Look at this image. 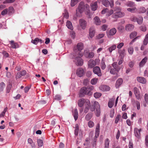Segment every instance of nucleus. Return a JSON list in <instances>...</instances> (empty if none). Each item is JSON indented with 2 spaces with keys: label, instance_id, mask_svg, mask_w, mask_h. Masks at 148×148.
<instances>
[{
  "label": "nucleus",
  "instance_id": "e2e57ef3",
  "mask_svg": "<svg viewBox=\"0 0 148 148\" xmlns=\"http://www.w3.org/2000/svg\"><path fill=\"white\" fill-rule=\"evenodd\" d=\"M134 102L136 105L137 109L138 110H139L140 108V103L139 102L137 101H135Z\"/></svg>",
  "mask_w": 148,
  "mask_h": 148
},
{
  "label": "nucleus",
  "instance_id": "9b49d317",
  "mask_svg": "<svg viewBox=\"0 0 148 148\" xmlns=\"http://www.w3.org/2000/svg\"><path fill=\"white\" fill-rule=\"evenodd\" d=\"M123 82V79L121 78H119L116 81L115 87L116 88H118L122 84Z\"/></svg>",
  "mask_w": 148,
  "mask_h": 148
},
{
  "label": "nucleus",
  "instance_id": "c756f323",
  "mask_svg": "<svg viewBox=\"0 0 148 148\" xmlns=\"http://www.w3.org/2000/svg\"><path fill=\"white\" fill-rule=\"evenodd\" d=\"M110 140L108 138L106 139L104 142V148H109Z\"/></svg>",
  "mask_w": 148,
  "mask_h": 148
},
{
  "label": "nucleus",
  "instance_id": "6ab92c4d",
  "mask_svg": "<svg viewBox=\"0 0 148 148\" xmlns=\"http://www.w3.org/2000/svg\"><path fill=\"white\" fill-rule=\"evenodd\" d=\"M114 15V18H118L123 16L124 15V13L120 11H119L115 13Z\"/></svg>",
  "mask_w": 148,
  "mask_h": 148
},
{
  "label": "nucleus",
  "instance_id": "3c124183",
  "mask_svg": "<svg viewBox=\"0 0 148 148\" xmlns=\"http://www.w3.org/2000/svg\"><path fill=\"white\" fill-rule=\"evenodd\" d=\"M38 145L39 147H41L43 144V141L42 140L39 139L37 140Z\"/></svg>",
  "mask_w": 148,
  "mask_h": 148
},
{
  "label": "nucleus",
  "instance_id": "4468645a",
  "mask_svg": "<svg viewBox=\"0 0 148 148\" xmlns=\"http://www.w3.org/2000/svg\"><path fill=\"white\" fill-rule=\"evenodd\" d=\"M96 65V62L93 60H90L88 62V65L89 67L92 68Z\"/></svg>",
  "mask_w": 148,
  "mask_h": 148
},
{
  "label": "nucleus",
  "instance_id": "4d7b16f0",
  "mask_svg": "<svg viewBox=\"0 0 148 148\" xmlns=\"http://www.w3.org/2000/svg\"><path fill=\"white\" fill-rule=\"evenodd\" d=\"M39 39L37 38H35L34 40H32V42L34 44L36 45L38 42Z\"/></svg>",
  "mask_w": 148,
  "mask_h": 148
},
{
  "label": "nucleus",
  "instance_id": "2eb2a0df",
  "mask_svg": "<svg viewBox=\"0 0 148 148\" xmlns=\"http://www.w3.org/2000/svg\"><path fill=\"white\" fill-rule=\"evenodd\" d=\"M141 131V129L138 130L137 128H136L134 129V132L135 135L137 138H139L140 136V132Z\"/></svg>",
  "mask_w": 148,
  "mask_h": 148
},
{
  "label": "nucleus",
  "instance_id": "338daca9",
  "mask_svg": "<svg viewBox=\"0 0 148 148\" xmlns=\"http://www.w3.org/2000/svg\"><path fill=\"white\" fill-rule=\"evenodd\" d=\"M124 45V43L121 42L117 46V48L118 49H120L122 48Z\"/></svg>",
  "mask_w": 148,
  "mask_h": 148
},
{
  "label": "nucleus",
  "instance_id": "ddd939ff",
  "mask_svg": "<svg viewBox=\"0 0 148 148\" xmlns=\"http://www.w3.org/2000/svg\"><path fill=\"white\" fill-rule=\"evenodd\" d=\"M125 28L127 31H131L133 29L134 26L132 24H128L126 25Z\"/></svg>",
  "mask_w": 148,
  "mask_h": 148
},
{
  "label": "nucleus",
  "instance_id": "c03bdc74",
  "mask_svg": "<svg viewBox=\"0 0 148 148\" xmlns=\"http://www.w3.org/2000/svg\"><path fill=\"white\" fill-rule=\"evenodd\" d=\"M95 102H94V103L93 105H92L90 106V111L92 112H93L95 110L96 108L97 107V106H95Z\"/></svg>",
  "mask_w": 148,
  "mask_h": 148
},
{
  "label": "nucleus",
  "instance_id": "a211bd4d",
  "mask_svg": "<svg viewBox=\"0 0 148 148\" xmlns=\"http://www.w3.org/2000/svg\"><path fill=\"white\" fill-rule=\"evenodd\" d=\"M90 6L91 10L93 11H95L98 7L97 1L92 3Z\"/></svg>",
  "mask_w": 148,
  "mask_h": 148
},
{
  "label": "nucleus",
  "instance_id": "bb28decb",
  "mask_svg": "<svg viewBox=\"0 0 148 148\" xmlns=\"http://www.w3.org/2000/svg\"><path fill=\"white\" fill-rule=\"evenodd\" d=\"M73 115L75 120L76 121L78 118V111L77 109H75L74 110L73 113Z\"/></svg>",
  "mask_w": 148,
  "mask_h": 148
},
{
  "label": "nucleus",
  "instance_id": "f03ea898",
  "mask_svg": "<svg viewBox=\"0 0 148 148\" xmlns=\"http://www.w3.org/2000/svg\"><path fill=\"white\" fill-rule=\"evenodd\" d=\"M83 56V54L79 53V52L77 54L73 53V58L75 59L74 62L77 65L81 66L83 64V61L81 58V57Z\"/></svg>",
  "mask_w": 148,
  "mask_h": 148
},
{
  "label": "nucleus",
  "instance_id": "4c0bfd02",
  "mask_svg": "<svg viewBox=\"0 0 148 148\" xmlns=\"http://www.w3.org/2000/svg\"><path fill=\"white\" fill-rule=\"evenodd\" d=\"M137 32H132L130 35V38L132 39L135 37L137 35Z\"/></svg>",
  "mask_w": 148,
  "mask_h": 148
},
{
  "label": "nucleus",
  "instance_id": "4be33fe9",
  "mask_svg": "<svg viewBox=\"0 0 148 148\" xmlns=\"http://www.w3.org/2000/svg\"><path fill=\"white\" fill-rule=\"evenodd\" d=\"M100 88L103 91H109L110 89L109 86L106 85H102Z\"/></svg>",
  "mask_w": 148,
  "mask_h": 148
},
{
  "label": "nucleus",
  "instance_id": "09e8293b",
  "mask_svg": "<svg viewBox=\"0 0 148 148\" xmlns=\"http://www.w3.org/2000/svg\"><path fill=\"white\" fill-rule=\"evenodd\" d=\"M84 9H85V10L87 12L88 14L89 12V5L87 4H86L85 5H84Z\"/></svg>",
  "mask_w": 148,
  "mask_h": 148
},
{
  "label": "nucleus",
  "instance_id": "0eeeda50",
  "mask_svg": "<svg viewBox=\"0 0 148 148\" xmlns=\"http://www.w3.org/2000/svg\"><path fill=\"white\" fill-rule=\"evenodd\" d=\"M116 32V30L114 28H113L110 30L106 32L108 38H110L111 36L114 35Z\"/></svg>",
  "mask_w": 148,
  "mask_h": 148
},
{
  "label": "nucleus",
  "instance_id": "ea45409f",
  "mask_svg": "<svg viewBox=\"0 0 148 148\" xmlns=\"http://www.w3.org/2000/svg\"><path fill=\"white\" fill-rule=\"evenodd\" d=\"M8 14H10L11 13L14 12V8L12 6H10L8 9Z\"/></svg>",
  "mask_w": 148,
  "mask_h": 148
},
{
  "label": "nucleus",
  "instance_id": "7c9ffc66",
  "mask_svg": "<svg viewBox=\"0 0 148 148\" xmlns=\"http://www.w3.org/2000/svg\"><path fill=\"white\" fill-rule=\"evenodd\" d=\"M92 114L91 113H88L85 116V119L87 121H89L92 117Z\"/></svg>",
  "mask_w": 148,
  "mask_h": 148
},
{
  "label": "nucleus",
  "instance_id": "13d9d810",
  "mask_svg": "<svg viewBox=\"0 0 148 148\" xmlns=\"http://www.w3.org/2000/svg\"><path fill=\"white\" fill-rule=\"evenodd\" d=\"M127 10L128 11L131 12H134L135 10H136V8H129L127 9Z\"/></svg>",
  "mask_w": 148,
  "mask_h": 148
},
{
  "label": "nucleus",
  "instance_id": "864d4df0",
  "mask_svg": "<svg viewBox=\"0 0 148 148\" xmlns=\"http://www.w3.org/2000/svg\"><path fill=\"white\" fill-rule=\"evenodd\" d=\"M8 14V9L6 8L4 10L1 12V14L2 15L4 16L5 15Z\"/></svg>",
  "mask_w": 148,
  "mask_h": 148
},
{
  "label": "nucleus",
  "instance_id": "79ce46f5",
  "mask_svg": "<svg viewBox=\"0 0 148 148\" xmlns=\"http://www.w3.org/2000/svg\"><path fill=\"white\" fill-rule=\"evenodd\" d=\"M143 21V18L142 17H140L137 18L136 21L138 24L139 25L141 24Z\"/></svg>",
  "mask_w": 148,
  "mask_h": 148
},
{
  "label": "nucleus",
  "instance_id": "dca6fc26",
  "mask_svg": "<svg viewBox=\"0 0 148 148\" xmlns=\"http://www.w3.org/2000/svg\"><path fill=\"white\" fill-rule=\"evenodd\" d=\"M137 81L140 83L143 84H145L146 82V79L144 77H138L137 78Z\"/></svg>",
  "mask_w": 148,
  "mask_h": 148
},
{
  "label": "nucleus",
  "instance_id": "aec40b11",
  "mask_svg": "<svg viewBox=\"0 0 148 148\" xmlns=\"http://www.w3.org/2000/svg\"><path fill=\"white\" fill-rule=\"evenodd\" d=\"M94 22L97 25H99L101 24V21L99 18L97 16H95L94 18Z\"/></svg>",
  "mask_w": 148,
  "mask_h": 148
},
{
  "label": "nucleus",
  "instance_id": "7ed1b4c3",
  "mask_svg": "<svg viewBox=\"0 0 148 148\" xmlns=\"http://www.w3.org/2000/svg\"><path fill=\"white\" fill-rule=\"evenodd\" d=\"M84 3L83 1L81 2L78 5L77 9L76 10V14L79 16V13H81L84 10Z\"/></svg>",
  "mask_w": 148,
  "mask_h": 148
},
{
  "label": "nucleus",
  "instance_id": "9d476101",
  "mask_svg": "<svg viewBox=\"0 0 148 148\" xmlns=\"http://www.w3.org/2000/svg\"><path fill=\"white\" fill-rule=\"evenodd\" d=\"M84 71L81 67L79 68L77 70L76 74L79 77L82 76L84 74Z\"/></svg>",
  "mask_w": 148,
  "mask_h": 148
},
{
  "label": "nucleus",
  "instance_id": "c85d7f7f",
  "mask_svg": "<svg viewBox=\"0 0 148 148\" xmlns=\"http://www.w3.org/2000/svg\"><path fill=\"white\" fill-rule=\"evenodd\" d=\"M66 26L69 29H73V27L71 22L69 21H67L66 23Z\"/></svg>",
  "mask_w": 148,
  "mask_h": 148
},
{
  "label": "nucleus",
  "instance_id": "bf43d9fd",
  "mask_svg": "<svg viewBox=\"0 0 148 148\" xmlns=\"http://www.w3.org/2000/svg\"><path fill=\"white\" fill-rule=\"evenodd\" d=\"M117 29L119 31L121 32L124 29V27L121 25H119L117 27Z\"/></svg>",
  "mask_w": 148,
  "mask_h": 148
},
{
  "label": "nucleus",
  "instance_id": "f704fd0d",
  "mask_svg": "<svg viewBox=\"0 0 148 148\" xmlns=\"http://www.w3.org/2000/svg\"><path fill=\"white\" fill-rule=\"evenodd\" d=\"M78 2V0H71V7H73Z\"/></svg>",
  "mask_w": 148,
  "mask_h": 148
},
{
  "label": "nucleus",
  "instance_id": "5fc2aeb1",
  "mask_svg": "<svg viewBox=\"0 0 148 148\" xmlns=\"http://www.w3.org/2000/svg\"><path fill=\"white\" fill-rule=\"evenodd\" d=\"M140 29L143 32H145L147 30V27L145 25H142L140 27Z\"/></svg>",
  "mask_w": 148,
  "mask_h": 148
},
{
  "label": "nucleus",
  "instance_id": "cd10ccee",
  "mask_svg": "<svg viewBox=\"0 0 148 148\" xmlns=\"http://www.w3.org/2000/svg\"><path fill=\"white\" fill-rule=\"evenodd\" d=\"M125 51V50L124 49H123L122 50H119L118 52L121 58H123L124 57Z\"/></svg>",
  "mask_w": 148,
  "mask_h": 148
},
{
  "label": "nucleus",
  "instance_id": "603ef678",
  "mask_svg": "<svg viewBox=\"0 0 148 148\" xmlns=\"http://www.w3.org/2000/svg\"><path fill=\"white\" fill-rule=\"evenodd\" d=\"M128 52L130 54L132 55L133 54L134 49L132 47H130L128 49Z\"/></svg>",
  "mask_w": 148,
  "mask_h": 148
},
{
  "label": "nucleus",
  "instance_id": "680f3d73",
  "mask_svg": "<svg viewBox=\"0 0 148 148\" xmlns=\"http://www.w3.org/2000/svg\"><path fill=\"white\" fill-rule=\"evenodd\" d=\"M108 27L107 25H103L101 26V29L103 31H105L107 29Z\"/></svg>",
  "mask_w": 148,
  "mask_h": 148
},
{
  "label": "nucleus",
  "instance_id": "2f4dec72",
  "mask_svg": "<svg viewBox=\"0 0 148 148\" xmlns=\"http://www.w3.org/2000/svg\"><path fill=\"white\" fill-rule=\"evenodd\" d=\"M102 4L106 7H108L110 4V2L108 0H103L102 1Z\"/></svg>",
  "mask_w": 148,
  "mask_h": 148
},
{
  "label": "nucleus",
  "instance_id": "20e7f679",
  "mask_svg": "<svg viewBox=\"0 0 148 148\" xmlns=\"http://www.w3.org/2000/svg\"><path fill=\"white\" fill-rule=\"evenodd\" d=\"M85 103L88 106L90 104V101L88 99H85L84 98L79 99L77 102L78 106L80 107H82Z\"/></svg>",
  "mask_w": 148,
  "mask_h": 148
},
{
  "label": "nucleus",
  "instance_id": "e433bc0d",
  "mask_svg": "<svg viewBox=\"0 0 148 148\" xmlns=\"http://www.w3.org/2000/svg\"><path fill=\"white\" fill-rule=\"evenodd\" d=\"M146 11V9L143 7H141L138 9V12L139 13H144Z\"/></svg>",
  "mask_w": 148,
  "mask_h": 148
},
{
  "label": "nucleus",
  "instance_id": "052dcab7",
  "mask_svg": "<svg viewBox=\"0 0 148 148\" xmlns=\"http://www.w3.org/2000/svg\"><path fill=\"white\" fill-rule=\"evenodd\" d=\"M105 36V34L103 33L99 34L97 36V38L98 39H99Z\"/></svg>",
  "mask_w": 148,
  "mask_h": 148
},
{
  "label": "nucleus",
  "instance_id": "412c9836",
  "mask_svg": "<svg viewBox=\"0 0 148 148\" xmlns=\"http://www.w3.org/2000/svg\"><path fill=\"white\" fill-rule=\"evenodd\" d=\"M114 100L115 98L113 97L112 99H110L109 100L108 104L109 108H111L112 107Z\"/></svg>",
  "mask_w": 148,
  "mask_h": 148
},
{
  "label": "nucleus",
  "instance_id": "8fccbe9b",
  "mask_svg": "<svg viewBox=\"0 0 148 148\" xmlns=\"http://www.w3.org/2000/svg\"><path fill=\"white\" fill-rule=\"evenodd\" d=\"M116 70L114 68H111L110 71V73L114 75L116 73H116Z\"/></svg>",
  "mask_w": 148,
  "mask_h": 148
},
{
  "label": "nucleus",
  "instance_id": "39448f33",
  "mask_svg": "<svg viewBox=\"0 0 148 148\" xmlns=\"http://www.w3.org/2000/svg\"><path fill=\"white\" fill-rule=\"evenodd\" d=\"M77 50H75V48H74V52L76 53H74L75 54H78L79 53H80V51L83 49V45L82 43L81 42L77 44Z\"/></svg>",
  "mask_w": 148,
  "mask_h": 148
},
{
  "label": "nucleus",
  "instance_id": "de8ad7c7",
  "mask_svg": "<svg viewBox=\"0 0 148 148\" xmlns=\"http://www.w3.org/2000/svg\"><path fill=\"white\" fill-rule=\"evenodd\" d=\"M134 91L135 95L140 94L139 89L135 87L134 88Z\"/></svg>",
  "mask_w": 148,
  "mask_h": 148
},
{
  "label": "nucleus",
  "instance_id": "6e6552de",
  "mask_svg": "<svg viewBox=\"0 0 148 148\" xmlns=\"http://www.w3.org/2000/svg\"><path fill=\"white\" fill-rule=\"evenodd\" d=\"M93 71L95 74L97 75L98 76H101L102 75L100 69L98 66L94 67L93 69Z\"/></svg>",
  "mask_w": 148,
  "mask_h": 148
},
{
  "label": "nucleus",
  "instance_id": "473e14b6",
  "mask_svg": "<svg viewBox=\"0 0 148 148\" xmlns=\"http://www.w3.org/2000/svg\"><path fill=\"white\" fill-rule=\"evenodd\" d=\"M79 130V127L78 124L75 125V130H74V134L76 136L78 135V132Z\"/></svg>",
  "mask_w": 148,
  "mask_h": 148
},
{
  "label": "nucleus",
  "instance_id": "393cba45",
  "mask_svg": "<svg viewBox=\"0 0 148 148\" xmlns=\"http://www.w3.org/2000/svg\"><path fill=\"white\" fill-rule=\"evenodd\" d=\"M95 54L92 52H90L89 53H87L85 54V56L86 57L90 58H92L94 56Z\"/></svg>",
  "mask_w": 148,
  "mask_h": 148
},
{
  "label": "nucleus",
  "instance_id": "0e129e2a",
  "mask_svg": "<svg viewBox=\"0 0 148 148\" xmlns=\"http://www.w3.org/2000/svg\"><path fill=\"white\" fill-rule=\"evenodd\" d=\"M94 125V123L92 121H90L88 123V125L90 127H92Z\"/></svg>",
  "mask_w": 148,
  "mask_h": 148
},
{
  "label": "nucleus",
  "instance_id": "69168bd1",
  "mask_svg": "<svg viewBox=\"0 0 148 148\" xmlns=\"http://www.w3.org/2000/svg\"><path fill=\"white\" fill-rule=\"evenodd\" d=\"M54 99L58 100H60L61 99V97L60 95H57L55 96Z\"/></svg>",
  "mask_w": 148,
  "mask_h": 148
},
{
  "label": "nucleus",
  "instance_id": "423d86ee",
  "mask_svg": "<svg viewBox=\"0 0 148 148\" xmlns=\"http://www.w3.org/2000/svg\"><path fill=\"white\" fill-rule=\"evenodd\" d=\"M95 106H97L95 111V114L96 116L99 117L100 114V106L98 102L97 101H95Z\"/></svg>",
  "mask_w": 148,
  "mask_h": 148
},
{
  "label": "nucleus",
  "instance_id": "5701e85b",
  "mask_svg": "<svg viewBox=\"0 0 148 148\" xmlns=\"http://www.w3.org/2000/svg\"><path fill=\"white\" fill-rule=\"evenodd\" d=\"M28 143L29 144L32 148H35L36 145L35 143L33 141L32 139L31 138H28Z\"/></svg>",
  "mask_w": 148,
  "mask_h": 148
},
{
  "label": "nucleus",
  "instance_id": "f257e3e1",
  "mask_svg": "<svg viewBox=\"0 0 148 148\" xmlns=\"http://www.w3.org/2000/svg\"><path fill=\"white\" fill-rule=\"evenodd\" d=\"M94 89V87L92 86H90L86 87H83L80 89V96L82 97L85 95H91L92 94L91 92L92 90Z\"/></svg>",
  "mask_w": 148,
  "mask_h": 148
},
{
  "label": "nucleus",
  "instance_id": "1a4fd4ad",
  "mask_svg": "<svg viewBox=\"0 0 148 148\" xmlns=\"http://www.w3.org/2000/svg\"><path fill=\"white\" fill-rule=\"evenodd\" d=\"M79 22L80 26L81 28L83 29H85L87 26V23L86 21L83 19H80Z\"/></svg>",
  "mask_w": 148,
  "mask_h": 148
},
{
  "label": "nucleus",
  "instance_id": "a18cd8bd",
  "mask_svg": "<svg viewBox=\"0 0 148 148\" xmlns=\"http://www.w3.org/2000/svg\"><path fill=\"white\" fill-rule=\"evenodd\" d=\"M101 94L99 92H95L94 94V97L96 98H99L101 95Z\"/></svg>",
  "mask_w": 148,
  "mask_h": 148
},
{
  "label": "nucleus",
  "instance_id": "f8f14e48",
  "mask_svg": "<svg viewBox=\"0 0 148 148\" xmlns=\"http://www.w3.org/2000/svg\"><path fill=\"white\" fill-rule=\"evenodd\" d=\"M95 34V29L94 28L91 27L90 28L89 30V35L90 37L92 38L94 36Z\"/></svg>",
  "mask_w": 148,
  "mask_h": 148
},
{
  "label": "nucleus",
  "instance_id": "b1692460",
  "mask_svg": "<svg viewBox=\"0 0 148 148\" xmlns=\"http://www.w3.org/2000/svg\"><path fill=\"white\" fill-rule=\"evenodd\" d=\"M147 57H145L140 62L139 66L140 67H143L147 61Z\"/></svg>",
  "mask_w": 148,
  "mask_h": 148
},
{
  "label": "nucleus",
  "instance_id": "774afa93",
  "mask_svg": "<svg viewBox=\"0 0 148 148\" xmlns=\"http://www.w3.org/2000/svg\"><path fill=\"white\" fill-rule=\"evenodd\" d=\"M145 99L146 103L148 104V95L145 94Z\"/></svg>",
  "mask_w": 148,
  "mask_h": 148
},
{
  "label": "nucleus",
  "instance_id": "f3484780",
  "mask_svg": "<svg viewBox=\"0 0 148 148\" xmlns=\"http://www.w3.org/2000/svg\"><path fill=\"white\" fill-rule=\"evenodd\" d=\"M112 66L114 68L116 72H118L120 69L121 67L120 66L117 64L116 62H114L112 64Z\"/></svg>",
  "mask_w": 148,
  "mask_h": 148
},
{
  "label": "nucleus",
  "instance_id": "a19ab883",
  "mask_svg": "<svg viewBox=\"0 0 148 148\" xmlns=\"http://www.w3.org/2000/svg\"><path fill=\"white\" fill-rule=\"evenodd\" d=\"M121 118V115L120 114H118L115 118V123H117Z\"/></svg>",
  "mask_w": 148,
  "mask_h": 148
},
{
  "label": "nucleus",
  "instance_id": "6e6d98bb",
  "mask_svg": "<svg viewBox=\"0 0 148 148\" xmlns=\"http://www.w3.org/2000/svg\"><path fill=\"white\" fill-rule=\"evenodd\" d=\"M15 0H6L3 2V3H11L14 2Z\"/></svg>",
  "mask_w": 148,
  "mask_h": 148
},
{
  "label": "nucleus",
  "instance_id": "72a5a7b5",
  "mask_svg": "<svg viewBox=\"0 0 148 148\" xmlns=\"http://www.w3.org/2000/svg\"><path fill=\"white\" fill-rule=\"evenodd\" d=\"M11 47L12 48H15L18 47L17 44L16 43H14L13 41L11 42Z\"/></svg>",
  "mask_w": 148,
  "mask_h": 148
},
{
  "label": "nucleus",
  "instance_id": "58836bf2",
  "mask_svg": "<svg viewBox=\"0 0 148 148\" xmlns=\"http://www.w3.org/2000/svg\"><path fill=\"white\" fill-rule=\"evenodd\" d=\"M98 80L97 78H94L92 79L91 80V84L92 85H95L97 83Z\"/></svg>",
  "mask_w": 148,
  "mask_h": 148
},
{
  "label": "nucleus",
  "instance_id": "49530a36",
  "mask_svg": "<svg viewBox=\"0 0 148 148\" xmlns=\"http://www.w3.org/2000/svg\"><path fill=\"white\" fill-rule=\"evenodd\" d=\"M127 5L129 7H134L135 6V3L133 2L129 1L127 3Z\"/></svg>",
  "mask_w": 148,
  "mask_h": 148
},
{
  "label": "nucleus",
  "instance_id": "c9c22d12",
  "mask_svg": "<svg viewBox=\"0 0 148 148\" xmlns=\"http://www.w3.org/2000/svg\"><path fill=\"white\" fill-rule=\"evenodd\" d=\"M5 84L3 82H1L0 84V92L3 91L5 87Z\"/></svg>",
  "mask_w": 148,
  "mask_h": 148
},
{
  "label": "nucleus",
  "instance_id": "a878e982",
  "mask_svg": "<svg viewBox=\"0 0 148 148\" xmlns=\"http://www.w3.org/2000/svg\"><path fill=\"white\" fill-rule=\"evenodd\" d=\"M116 46L115 45H113L108 49V50L109 51L110 53H111L112 51L116 49Z\"/></svg>",
  "mask_w": 148,
  "mask_h": 148
},
{
  "label": "nucleus",
  "instance_id": "37998d69",
  "mask_svg": "<svg viewBox=\"0 0 148 148\" xmlns=\"http://www.w3.org/2000/svg\"><path fill=\"white\" fill-rule=\"evenodd\" d=\"M100 66L101 69L102 70H104L106 68V65L103 60L101 62Z\"/></svg>",
  "mask_w": 148,
  "mask_h": 148
}]
</instances>
